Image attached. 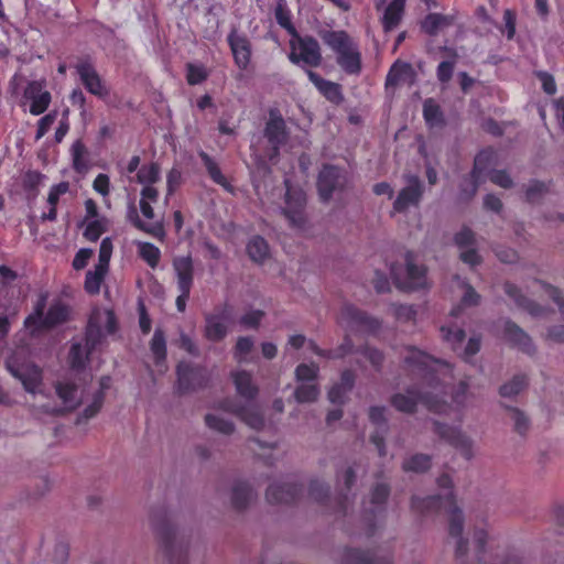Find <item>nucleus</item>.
Returning a JSON list of instances; mask_svg holds the SVG:
<instances>
[{
    "instance_id": "58836bf2",
    "label": "nucleus",
    "mask_w": 564,
    "mask_h": 564,
    "mask_svg": "<svg viewBox=\"0 0 564 564\" xmlns=\"http://www.w3.org/2000/svg\"><path fill=\"white\" fill-rule=\"evenodd\" d=\"M247 252L251 260L262 263L269 257L268 242L262 237L256 236L248 242Z\"/></svg>"
},
{
    "instance_id": "ea45409f",
    "label": "nucleus",
    "mask_w": 564,
    "mask_h": 564,
    "mask_svg": "<svg viewBox=\"0 0 564 564\" xmlns=\"http://www.w3.org/2000/svg\"><path fill=\"white\" fill-rule=\"evenodd\" d=\"M319 387L317 383H299L294 390V399L299 403H313L319 397Z\"/></svg>"
},
{
    "instance_id": "4468645a",
    "label": "nucleus",
    "mask_w": 564,
    "mask_h": 564,
    "mask_svg": "<svg viewBox=\"0 0 564 564\" xmlns=\"http://www.w3.org/2000/svg\"><path fill=\"white\" fill-rule=\"evenodd\" d=\"M7 369L17 379H19L24 389L30 393L39 391L42 373L39 367L34 365H15L11 359L6 361Z\"/></svg>"
},
{
    "instance_id": "9b49d317",
    "label": "nucleus",
    "mask_w": 564,
    "mask_h": 564,
    "mask_svg": "<svg viewBox=\"0 0 564 564\" xmlns=\"http://www.w3.org/2000/svg\"><path fill=\"white\" fill-rule=\"evenodd\" d=\"M75 69L80 82L90 94L99 98H106L109 95V89L89 58L79 59L75 65Z\"/></svg>"
},
{
    "instance_id": "dca6fc26",
    "label": "nucleus",
    "mask_w": 564,
    "mask_h": 564,
    "mask_svg": "<svg viewBox=\"0 0 564 564\" xmlns=\"http://www.w3.org/2000/svg\"><path fill=\"white\" fill-rule=\"evenodd\" d=\"M188 541L177 534L166 535L160 543V552L169 564H182L187 557Z\"/></svg>"
},
{
    "instance_id": "0e129e2a",
    "label": "nucleus",
    "mask_w": 564,
    "mask_h": 564,
    "mask_svg": "<svg viewBox=\"0 0 564 564\" xmlns=\"http://www.w3.org/2000/svg\"><path fill=\"white\" fill-rule=\"evenodd\" d=\"M441 332L444 339L453 345H460L466 337L465 330L457 326H442Z\"/></svg>"
},
{
    "instance_id": "473e14b6",
    "label": "nucleus",
    "mask_w": 564,
    "mask_h": 564,
    "mask_svg": "<svg viewBox=\"0 0 564 564\" xmlns=\"http://www.w3.org/2000/svg\"><path fill=\"white\" fill-rule=\"evenodd\" d=\"M150 350L154 358L155 366L159 368V371L164 372L166 370V340L162 329H155L153 337L150 341Z\"/></svg>"
},
{
    "instance_id": "de8ad7c7",
    "label": "nucleus",
    "mask_w": 564,
    "mask_h": 564,
    "mask_svg": "<svg viewBox=\"0 0 564 564\" xmlns=\"http://www.w3.org/2000/svg\"><path fill=\"white\" fill-rule=\"evenodd\" d=\"M129 217H130L131 221L133 223V225L138 229H140L155 238H163L164 228H163L162 221H154V223L148 225L139 218L134 208L131 210Z\"/></svg>"
},
{
    "instance_id": "aec40b11",
    "label": "nucleus",
    "mask_w": 564,
    "mask_h": 564,
    "mask_svg": "<svg viewBox=\"0 0 564 564\" xmlns=\"http://www.w3.org/2000/svg\"><path fill=\"white\" fill-rule=\"evenodd\" d=\"M300 489L296 484L286 480L273 481L267 489L265 499L272 505L290 503L296 499Z\"/></svg>"
},
{
    "instance_id": "4c0bfd02",
    "label": "nucleus",
    "mask_w": 564,
    "mask_h": 564,
    "mask_svg": "<svg viewBox=\"0 0 564 564\" xmlns=\"http://www.w3.org/2000/svg\"><path fill=\"white\" fill-rule=\"evenodd\" d=\"M198 371L192 368L188 364L181 362L177 366V377H178V390L182 393L194 390L198 384L194 382L197 378Z\"/></svg>"
},
{
    "instance_id": "c85d7f7f",
    "label": "nucleus",
    "mask_w": 564,
    "mask_h": 564,
    "mask_svg": "<svg viewBox=\"0 0 564 564\" xmlns=\"http://www.w3.org/2000/svg\"><path fill=\"white\" fill-rule=\"evenodd\" d=\"M228 317L221 315H208L205 319V337L212 341H220L227 335Z\"/></svg>"
},
{
    "instance_id": "c03bdc74",
    "label": "nucleus",
    "mask_w": 564,
    "mask_h": 564,
    "mask_svg": "<svg viewBox=\"0 0 564 564\" xmlns=\"http://www.w3.org/2000/svg\"><path fill=\"white\" fill-rule=\"evenodd\" d=\"M319 373V367L315 362L300 364L295 368L294 376L299 383H315Z\"/></svg>"
},
{
    "instance_id": "603ef678",
    "label": "nucleus",
    "mask_w": 564,
    "mask_h": 564,
    "mask_svg": "<svg viewBox=\"0 0 564 564\" xmlns=\"http://www.w3.org/2000/svg\"><path fill=\"white\" fill-rule=\"evenodd\" d=\"M411 72L412 66L410 63L397 61L387 75V86L398 85Z\"/></svg>"
},
{
    "instance_id": "13d9d810",
    "label": "nucleus",
    "mask_w": 564,
    "mask_h": 564,
    "mask_svg": "<svg viewBox=\"0 0 564 564\" xmlns=\"http://www.w3.org/2000/svg\"><path fill=\"white\" fill-rule=\"evenodd\" d=\"M549 189L550 184L541 181H532L525 191V198L529 203H536Z\"/></svg>"
},
{
    "instance_id": "6e6d98bb",
    "label": "nucleus",
    "mask_w": 564,
    "mask_h": 564,
    "mask_svg": "<svg viewBox=\"0 0 564 564\" xmlns=\"http://www.w3.org/2000/svg\"><path fill=\"white\" fill-rule=\"evenodd\" d=\"M479 301L480 295L471 285H467L465 293L462 297L460 304L453 307L451 312L452 316L457 317L460 314L462 306H476L479 304Z\"/></svg>"
},
{
    "instance_id": "b1692460",
    "label": "nucleus",
    "mask_w": 564,
    "mask_h": 564,
    "mask_svg": "<svg viewBox=\"0 0 564 564\" xmlns=\"http://www.w3.org/2000/svg\"><path fill=\"white\" fill-rule=\"evenodd\" d=\"M503 289L505 293L514 301L519 308L527 311L532 316L543 315L544 308L534 301L524 296L516 284L506 282Z\"/></svg>"
},
{
    "instance_id": "7ed1b4c3",
    "label": "nucleus",
    "mask_w": 564,
    "mask_h": 564,
    "mask_svg": "<svg viewBox=\"0 0 564 564\" xmlns=\"http://www.w3.org/2000/svg\"><path fill=\"white\" fill-rule=\"evenodd\" d=\"M390 487L387 484H377L370 491V507L365 510L360 520L361 529L367 539L373 538L383 527L387 517V500Z\"/></svg>"
},
{
    "instance_id": "f704fd0d",
    "label": "nucleus",
    "mask_w": 564,
    "mask_h": 564,
    "mask_svg": "<svg viewBox=\"0 0 564 564\" xmlns=\"http://www.w3.org/2000/svg\"><path fill=\"white\" fill-rule=\"evenodd\" d=\"M496 162V153L492 149H484L481 150L474 160V166L471 170V176L474 178H477L480 176L481 180L485 181V175L488 172V170L495 164Z\"/></svg>"
},
{
    "instance_id": "6ab92c4d",
    "label": "nucleus",
    "mask_w": 564,
    "mask_h": 564,
    "mask_svg": "<svg viewBox=\"0 0 564 564\" xmlns=\"http://www.w3.org/2000/svg\"><path fill=\"white\" fill-rule=\"evenodd\" d=\"M177 290H192L194 284V262L191 256H177L172 260Z\"/></svg>"
},
{
    "instance_id": "f3484780",
    "label": "nucleus",
    "mask_w": 564,
    "mask_h": 564,
    "mask_svg": "<svg viewBox=\"0 0 564 564\" xmlns=\"http://www.w3.org/2000/svg\"><path fill=\"white\" fill-rule=\"evenodd\" d=\"M257 499V494L247 481H235L229 490L230 508L237 512L246 511Z\"/></svg>"
},
{
    "instance_id": "f8f14e48",
    "label": "nucleus",
    "mask_w": 564,
    "mask_h": 564,
    "mask_svg": "<svg viewBox=\"0 0 564 564\" xmlns=\"http://www.w3.org/2000/svg\"><path fill=\"white\" fill-rule=\"evenodd\" d=\"M434 432L451 446L458 449L465 459L473 457V443L459 429L434 421Z\"/></svg>"
},
{
    "instance_id": "a878e982",
    "label": "nucleus",
    "mask_w": 564,
    "mask_h": 564,
    "mask_svg": "<svg viewBox=\"0 0 564 564\" xmlns=\"http://www.w3.org/2000/svg\"><path fill=\"white\" fill-rule=\"evenodd\" d=\"M230 411L252 430L260 431L265 426L263 413L261 409L256 404L238 406L231 409Z\"/></svg>"
},
{
    "instance_id": "338daca9",
    "label": "nucleus",
    "mask_w": 564,
    "mask_h": 564,
    "mask_svg": "<svg viewBox=\"0 0 564 564\" xmlns=\"http://www.w3.org/2000/svg\"><path fill=\"white\" fill-rule=\"evenodd\" d=\"M87 352L80 344H73L69 351V364L72 368L79 369L84 367L86 361Z\"/></svg>"
},
{
    "instance_id": "0eeeda50",
    "label": "nucleus",
    "mask_w": 564,
    "mask_h": 564,
    "mask_svg": "<svg viewBox=\"0 0 564 564\" xmlns=\"http://www.w3.org/2000/svg\"><path fill=\"white\" fill-rule=\"evenodd\" d=\"M322 41L337 54L338 64L348 73H352V53L350 36L346 31L321 30Z\"/></svg>"
},
{
    "instance_id": "69168bd1",
    "label": "nucleus",
    "mask_w": 564,
    "mask_h": 564,
    "mask_svg": "<svg viewBox=\"0 0 564 564\" xmlns=\"http://www.w3.org/2000/svg\"><path fill=\"white\" fill-rule=\"evenodd\" d=\"M511 412V419L514 422V430L520 435H524L529 430V420L522 411L517 408L507 406Z\"/></svg>"
},
{
    "instance_id": "e2e57ef3",
    "label": "nucleus",
    "mask_w": 564,
    "mask_h": 564,
    "mask_svg": "<svg viewBox=\"0 0 564 564\" xmlns=\"http://www.w3.org/2000/svg\"><path fill=\"white\" fill-rule=\"evenodd\" d=\"M310 497L317 501H324L329 495V487L322 480L314 479L310 482Z\"/></svg>"
},
{
    "instance_id": "4d7b16f0",
    "label": "nucleus",
    "mask_w": 564,
    "mask_h": 564,
    "mask_svg": "<svg viewBox=\"0 0 564 564\" xmlns=\"http://www.w3.org/2000/svg\"><path fill=\"white\" fill-rule=\"evenodd\" d=\"M106 273L107 272L97 268L93 271H88L85 280V290L90 294H97Z\"/></svg>"
},
{
    "instance_id": "5701e85b",
    "label": "nucleus",
    "mask_w": 564,
    "mask_h": 564,
    "mask_svg": "<svg viewBox=\"0 0 564 564\" xmlns=\"http://www.w3.org/2000/svg\"><path fill=\"white\" fill-rule=\"evenodd\" d=\"M352 481V467L347 465L336 476V499L343 512H346L350 503V485Z\"/></svg>"
},
{
    "instance_id": "864d4df0",
    "label": "nucleus",
    "mask_w": 564,
    "mask_h": 564,
    "mask_svg": "<svg viewBox=\"0 0 564 564\" xmlns=\"http://www.w3.org/2000/svg\"><path fill=\"white\" fill-rule=\"evenodd\" d=\"M138 251L140 257L151 267L155 268L161 258V251L150 242H139Z\"/></svg>"
},
{
    "instance_id": "3c124183",
    "label": "nucleus",
    "mask_w": 564,
    "mask_h": 564,
    "mask_svg": "<svg viewBox=\"0 0 564 564\" xmlns=\"http://www.w3.org/2000/svg\"><path fill=\"white\" fill-rule=\"evenodd\" d=\"M357 356L369 361L377 371L381 369L384 359L382 351L370 346L360 347L358 349L355 348V358Z\"/></svg>"
},
{
    "instance_id": "2eb2a0df",
    "label": "nucleus",
    "mask_w": 564,
    "mask_h": 564,
    "mask_svg": "<svg viewBox=\"0 0 564 564\" xmlns=\"http://www.w3.org/2000/svg\"><path fill=\"white\" fill-rule=\"evenodd\" d=\"M406 181L408 185L399 192L393 203V209L397 213H403L410 206H416L423 195V185L416 175H408Z\"/></svg>"
},
{
    "instance_id": "09e8293b",
    "label": "nucleus",
    "mask_w": 564,
    "mask_h": 564,
    "mask_svg": "<svg viewBox=\"0 0 564 564\" xmlns=\"http://www.w3.org/2000/svg\"><path fill=\"white\" fill-rule=\"evenodd\" d=\"M528 386V378L524 375L514 376L509 382L502 384L499 393L503 398H510L519 394Z\"/></svg>"
},
{
    "instance_id": "72a5a7b5",
    "label": "nucleus",
    "mask_w": 564,
    "mask_h": 564,
    "mask_svg": "<svg viewBox=\"0 0 564 564\" xmlns=\"http://www.w3.org/2000/svg\"><path fill=\"white\" fill-rule=\"evenodd\" d=\"M135 180L142 188H156L154 185L161 181V169L156 162L143 164L137 172Z\"/></svg>"
},
{
    "instance_id": "79ce46f5",
    "label": "nucleus",
    "mask_w": 564,
    "mask_h": 564,
    "mask_svg": "<svg viewBox=\"0 0 564 564\" xmlns=\"http://www.w3.org/2000/svg\"><path fill=\"white\" fill-rule=\"evenodd\" d=\"M140 210L142 215L147 219H153L154 218V210L151 206V203H156L159 199V191L158 188H142L140 192Z\"/></svg>"
},
{
    "instance_id": "f257e3e1",
    "label": "nucleus",
    "mask_w": 564,
    "mask_h": 564,
    "mask_svg": "<svg viewBox=\"0 0 564 564\" xmlns=\"http://www.w3.org/2000/svg\"><path fill=\"white\" fill-rule=\"evenodd\" d=\"M408 351L404 358L405 368L420 382L409 386L405 393H394L390 398L391 405L408 414L414 413L419 403L431 412L445 413L449 408L445 399L449 387L441 380L438 373H452L451 365L415 347H410Z\"/></svg>"
},
{
    "instance_id": "cd10ccee",
    "label": "nucleus",
    "mask_w": 564,
    "mask_h": 564,
    "mask_svg": "<svg viewBox=\"0 0 564 564\" xmlns=\"http://www.w3.org/2000/svg\"><path fill=\"white\" fill-rule=\"evenodd\" d=\"M231 378L239 395L252 400L259 392L258 386L253 382L252 375L246 370H237Z\"/></svg>"
},
{
    "instance_id": "412c9836",
    "label": "nucleus",
    "mask_w": 564,
    "mask_h": 564,
    "mask_svg": "<svg viewBox=\"0 0 564 564\" xmlns=\"http://www.w3.org/2000/svg\"><path fill=\"white\" fill-rule=\"evenodd\" d=\"M503 334L506 340L512 347H516L530 356L535 354V346L533 345L531 337L512 321L506 322Z\"/></svg>"
},
{
    "instance_id": "7c9ffc66",
    "label": "nucleus",
    "mask_w": 564,
    "mask_h": 564,
    "mask_svg": "<svg viewBox=\"0 0 564 564\" xmlns=\"http://www.w3.org/2000/svg\"><path fill=\"white\" fill-rule=\"evenodd\" d=\"M310 80L315 87L332 102L338 104L341 101V91L338 84L323 79L317 73L307 70Z\"/></svg>"
},
{
    "instance_id": "c9c22d12",
    "label": "nucleus",
    "mask_w": 564,
    "mask_h": 564,
    "mask_svg": "<svg viewBox=\"0 0 564 564\" xmlns=\"http://www.w3.org/2000/svg\"><path fill=\"white\" fill-rule=\"evenodd\" d=\"M380 328V319L368 315L366 312L355 308V334L357 332H365L370 335H376Z\"/></svg>"
},
{
    "instance_id": "680f3d73",
    "label": "nucleus",
    "mask_w": 564,
    "mask_h": 564,
    "mask_svg": "<svg viewBox=\"0 0 564 564\" xmlns=\"http://www.w3.org/2000/svg\"><path fill=\"white\" fill-rule=\"evenodd\" d=\"M112 253V242L110 238L102 239L99 248V259L98 264L95 268L100 269L105 272L108 270L109 261Z\"/></svg>"
},
{
    "instance_id": "a18cd8bd",
    "label": "nucleus",
    "mask_w": 564,
    "mask_h": 564,
    "mask_svg": "<svg viewBox=\"0 0 564 564\" xmlns=\"http://www.w3.org/2000/svg\"><path fill=\"white\" fill-rule=\"evenodd\" d=\"M205 424L210 429L224 435H230L235 432V424L216 414H206Z\"/></svg>"
},
{
    "instance_id": "774afa93",
    "label": "nucleus",
    "mask_w": 564,
    "mask_h": 564,
    "mask_svg": "<svg viewBox=\"0 0 564 564\" xmlns=\"http://www.w3.org/2000/svg\"><path fill=\"white\" fill-rule=\"evenodd\" d=\"M454 241L458 248L473 246L475 243V234L470 228L464 226L462 230L455 235Z\"/></svg>"
},
{
    "instance_id": "39448f33",
    "label": "nucleus",
    "mask_w": 564,
    "mask_h": 564,
    "mask_svg": "<svg viewBox=\"0 0 564 564\" xmlns=\"http://www.w3.org/2000/svg\"><path fill=\"white\" fill-rule=\"evenodd\" d=\"M117 329V319L109 310L95 312L88 323L86 332V345L89 350L95 349L106 335H111Z\"/></svg>"
},
{
    "instance_id": "4be33fe9",
    "label": "nucleus",
    "mask_w": 564,
    "mask_h": 564,
    "mask_svg": "<svg viewBox=\"0 0 564 564\" xmlns=\"http://www.w3.org/2000/svg\"><path fill=\"white\" fill-rule=\"evenodd\" d=\"M228 44L232 52L235 63L240 69H246L251 58V45L249 40L232 30L228 35Z\"/></svg>"
},
{
    "instance_id": "ddd939ff",
    "label": "nucleus",
    "mask_w": 564,
    "mask_h": 564,
    "mask_svg": "<svg viewBox=\"0 0 564 564\" xmlns=\"http://www.w3.org/2000/svg\"><path fill=\"white\" fill-rule=\"evenodd\" d=\"M288 187L285 194V207L283 213L289 219L290 225L294 228H302L304 225V207L306 203L305 194L302 189H293L289 187V182H285Z\"/></svg>"
},
{
    "instance_id": "393cba45",
    "label": "nucleus",
    "mask_w": 564,
    "mask_h": 564,
    "mask_svg": "<svg viewBox=\"0 0 564 564\" xmlns=\"http://www.w3.org/2000/svg\"><path fill=\"white\" fill-rule=\"evenodd\" d=\"M355 564H392V553L388 547L361 550L355 547Z\"/></svg>"
},
{
    "instance_id": "49530a36",
    "label": "nucleus",
    "mask_w": 564,
    "mask_h": 564,
    "mask_svg": "<svg viewBox=\"0 0 564 564\" xmlns=\"http://www.w3.org/2000/svg\"><path fill=\"white\" fill-rule=\"evenodd\" d=\"M449 24L448 18L441 13H429L421 22V29L429 35H436L438 30Z\"/></svg>"
},
{
    "instance_id": "052dcab7",
    "label": "nucleus",
    "mask_w": 564,
    "mask_h": 564,
    "mask_svg": "<svg viewBox=\"0 0 564 564\" xmlns=\"http://www.w3.org/2000/svg\"><path fill=\"white\" fill-rule=\"evenodd\" d=\"M276 22L285 29L292 36L296 35V30L291 22V17L289 10L284 7L283 3H279L274 11Z\"/></svg>"
},
{
    "instance_id": "a211bd4d",
    "label": "nucleus",
    "mask_w": 564,
    "mask_h": 564,
    "mask_svg": "<svg viewBox=\"0 0 564 564\" xmlns=\"http://www.w3.org/2000/svg\"><path fill=\"white\" fill-rule=\"evenodd\" d=\"M24 98L31 101L30 112L34 116L43 113L50 106L51 94L44 89L42 82L33 80L24 89Z\"/></svg>"
},
{
    "instance_id": "e433bc0d",
    "label": "nucleus",
    "mask_w": 564,
    "mask_h": 564,
    "mask_svg": "<svg viewBox=\"0 0 564 564\" xmlns=\"http://www.w3.org/2000/svg\"><path fill=\"white\" fill-rule=\"evenodd\" d=\"M73 167L78 173H86L89 169V152L82 140H76L70 147Z\"/></svg>"
},
{
    "instance_id": "bb28decb",
    "label": "nucleus",
    "mask_w": 564,
    "mask_h": 564,
    "mask_svg": "<svg viewBox=\"0 0 564 564\" xmlns=\"http://www.w3.org/2000/svg\"><path fill=\"white\" fill-rule=\"evenodd\" d=\"M405 1L406 0H392L384 8L381 24L386 33L393 31L401 23L404 15Z\"/></svg>"
},
{
    "instance_id": "37998d69",
    "label": "nucleus",
    "mask_w": 564,
    "mask_h": 564,
    "mask_svg": "<svg viewBox=\"0 0 564 564\" xmlns=\"http://www.w3.org/2000/svg\"><path fill=\"white\" fill-rule=\"evenodd\" d=\"M431 456L426 454H414L406 458L402 468L404 471L424 473L431 467Z\"/></svg>"
},
{
    "instance_id": "9d476101",
    "label": "nucleus",
    "mask_w": 564,
    "mask_h": 564,
    "mask_svg": "<svg viewBox=\"0 0 564 564\" xmlns=\"http://www.w3.org/2000/svg\"><path fill=\"white\" fill-rule=\"evenodd\" d=\"M44 303H40L34 314L25 319V326L32 332L40 328V326L53 327L66 321L68 315L67 307L62 303L53 304L46 316L43 317Z\"/></svg>"
},
{
    "instance_id": "c756f323",
    "label": "nucleus",
    "mask_w": 564,
    "mask_h": 564,
    "mask_svg": "<svg viewBox=\"0 0 564 564\" xmlns=\"http://www.w3.org/2000/svg\"><path fill=\"white\" fill-rule=\"evenodd\" d=\"M352 389V373L350 370L343 371L338 382H335L328 391V400L332 403L341 404L347 400Z\"/></svg>"
},
{
    "instance_id": "20e7f679",
    "label": "nucleus",
    "mask_w": 564,
    "mask_h": 564,
    "mask_svg": "<svg viewBox=\"0 0 564 564\" xmlns=\"http://www.w3.org/2000/svg\"><path fill=\"white\" fill-rule=\"evenodd\" d=\"M405 276H400L401 267L398 264H391L390 274L394 285L405 292L424 289L426 286V268L424 265H416L414 263V253L406 251L405 257Z\"/></svg>"
},
{
    "instance_id": "f03ea898",
    "label": "nucleus",
    "mask_w": 564,
    "mask_h": 564,
    "mask_svg": "<svg viewBox=\"0 0 564 564\" xmlns=\"http://www.w3.org/2000/svg\"><path fill=\"white\" fill-rule=\"evenodd\" d=\"M441 488L449 489L446 496L433 495L425 498L412 497L411 509L422 516L440 513L444 510L449 516L448 532L452 538L457 539L456 557H463L468 551V541L462 536L464 529L463 511L457 507L455 495L452 491L453 480L448 474H442L437 478Z\"/></svg>"
},
{
    "instance_id": "bf43d9fd",
    "label": "nucleus",
    "mask_w": 564,
    "mask_h": 564,
    "mask_svg": "<svg viewBox=\"0 0 564 564\" xmlns=\"http://www.w3.org/2000/svg\"><path fill=\"white\" fill-rule=\"evenodd\" d=\"M482 182L484 180H481L480 176L474 178L470 173L468 177L463 180L459 186L462 198L467 200L471 199L476 195L478 187Z\"/></svg>"
},
{
    "instance_id": "423d86ee",
    "label": "nucleus",
    "mask_w": 564,
    "mask_h": 564,
    "mask_svg": "<svg viewBox=\"0 0 564 564\" xmlns=\"http://www.w3.org/2000/svg\"><path fill=\"white\" fill-rule=\"evenodd\" d=\"M291 53L289 58L292 63L300 62L316 67L322 62L321 47L318 42L312 36H300L299 33L292 36L290 41Z\"/></svg>"
},
{
    "instance_id": "2f4dec72",
    "label": "nucleus",
    "mask_w": 564,
    "mask_h": 564,
    "mask_svg": "<svg viewBox=\"0 0 564 564\" xmlns=\"http://www.w3.org/2000/svg\"><path fill=\"white\" fill-rule=\"evenodd\" d=\"M423 118L430 129L444 128L446 120L441 106L433 99L427 98L423 102Z\"/></svg>"
},
{
    "instance_id": "8fccbe9b",
    "label": "nucleus",
    "mask_w": 564,
    "mask_h": 564,
    "mask_svg": "<svg viewBox=\"0 0 564 564\" xmlns=\"http://www.w3.org/2000/svg\"><path fill=\"white\" fill-rule=\"evenodd\" d=\"M199 156H200L210 178L218 185L229 189V184H228L226 177L223 175L217 163L205 152H200Z\"/></svg>"
},
{
    "instance_id": "1a4fd4ad",
    "label": "nucleus",
    "mask_w": 564,
    "mask_h": 564,
    "mask_svg": "<svg viewBox=\"0 0 564 564\" xmlns=\"http://www.w3.org/2000/svg\"><path fill=\"white\" fill-rule=\"evenodd\" d=\"M345 173L332 165H325L318 174L317 189L323 202L332 198L333 194L339 193L346 184Z\"/></svg>"
},
{
    "instance_id": "5fc2aeb1",
    "label": "nucleus",
    "mask_w": 564,
    "mask_h": 564,
    "mask_svg": "<svg viewBox=\"0 0 564 564\" xmlns=\"http://www.w3.org/2000/svg\"><path fill=\"white\" fill-rule=\"evenodd\" d=\"M516 25L517 13L511 9H506L503 11V23L501 25H497L498 30L507 37V40L511 41L516 35Z\"/></svg>"
},
{
    "instance_id": "a19ab883",
    "label": "nucleus",
    "mask_w": 564,
    "mask_h": 564,
    "mask_svg": "<svg viewBox=\"0 0 564 564\" xmlns=\"http://www.w3.org/2000/svg\"><path fill=\"white\" fill-rule=\"evenodd\" d=\"M56 392L66 410H74L79 404L80 399L77 395V388L74 384L58 383Z\"/></svg>"
},
{
    "instance_id": "6e6552de",
    "label": "nucleus",
    "mask_w": 564,
    "mask_h": 564,
    "mask_svg": "<svg viewBox=\"0 0 564 564\" xmlns=\"http://www.w3.org/2000/svg\"><path fill=\"white\" fill-rule=\"evenodd\" d=\"M263 134L272 149L269 155V159L272 161L279 155L280 147H282L289 138L286 123L278 109H270Z\"/></svg>"
}]
</instances>
